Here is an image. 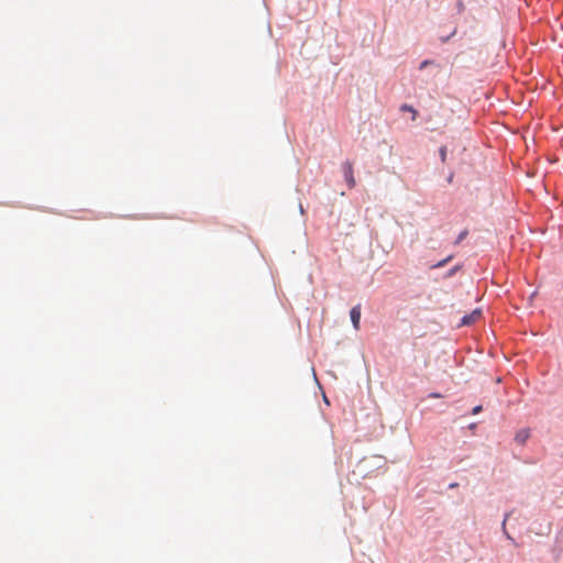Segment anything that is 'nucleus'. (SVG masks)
Segmentation results:
<instances>
[{"label": "nucleus", "mask_w": 563, "mask_h": 563, "mask_svg": "<svg viewBox=\"0 0 563 563\" xmlns=\"http://www.w3.org/2000/svg\"><path fill=\"white\" fill-rule=\"evenodd\" d=\"M342 172H343V175H344V179L349 186V188H354L355 185H356V180L354 178V168H353V163L352 162H344L342 164Z\"/></svg>", "instance_id": "f257e3e1"}, {"label": "nucleus", "mask_w": 563, "mask_h": 563, "mask_svg": "<svg viewBox=\"0 0 563 563\" xmlns=\"http://www.w3.org/2000/svg\"><path fill=\"white\" fill-rule=\"evenodd\" d=\"M481 313L482 312H481L479 309H475L470 314L464 316L462 318V320H461V325H471V324H473L474 322H476L479 319Z\"/></svg>", "instance_id": "f03ea898"}, {"label": "nucleus", "mask_w": 563, "mask_h": 563, "mask_svg": "<svg viewBox=\"0 0 563 563\" xmlns=\"http://www.w3.org/2000/svg\"><path fill=\"white\" fill-rule=\"evenodd\" d=\"M351 321L353 323V327L355 330L360 329V321H361V306L357 305L353 307L350 311Z\"/></svg>", "instance_id": "7ed1b4c3"}, {"label": "nucleus", "mask_w": 563, "mask_h": 563, "mask_svg": "<svg viewBox=\"0 0 563 563\" xmlns=\"http://www.w3.org/2000/svg\"><path fill=\"white\" fill-rule=\"evenodd\" d=\"M530 438V430L529 429H521L519 430L515 435V441L519 444H525L527 440Z\"/></svg>", "instance_id": "20e7f679"}, {"label": "nucleus", "mask_w": 563, "mask_h": 563, "mask_svg": "<svg viewBox=\"0 0 563 563\" xmlns=\"http://www.w3.org/2000/svg\"><path fill=\"white\" fill-rule=\"evenodd\" d=\"M401 111H409L412 113V120L416 119L417 117V111L409 104H402L401 108H400Z\"/></svg>", "instance_id": "39448f33"}, {"label": "nucleus", "mask_w": 563, "mask_h": 563, "mask_svg": "<svg viewBox=\"0 0 563 563\" xmlns=\"http://www.w3.org/2000/svg\"><path fill=\"white\" fill-rule=\"evenodd\" d=\"M508 517H509V514H506L505 519L503 521V531H504L505 536L507 537V539L514 541L512 537L508 533V531L506 529V521H507Z\"/></svg>", "instance_id": "423d86ee"}, {"label": "nucleus", "mask_w": 563, "mask_h": 563, "mask_svg": "<svg viewBox=\"0 0 563 563\" xmlns=\"http://www.w3.org/2000/svg\"><path fill=\"white\" fill-rule=\"evenodd\" d=\"M451 260H452V256H448L446 258H444V260L440 261L439 263H437L435 265H433V267H435V268L442 267Z\"/></svg>", "instance_id": "0eeeda50"}, {"label": "nucleus", "mask_w": 563, "mask_h": 563, "mask_svg": "<svg viewBox=\"0 0 563 563\" xmlns=\"http://www.w3.org/2000/svg\"><path fill=\"white\" fill-rule=\"evenodd\" d=\"M440 157H441L442 162H445V159H446V148L445 147L440 148Z\"/></svg>", "instance_id": "6e6552de"}, {"label": "nucleus", "mask_w": 563, "mask_h": 563, "mask_svg": "<svg viewBox=\"0 0 563 563\" xmlns=\"http://www.w3.org/2000/svg\"><path fill=\"white\" fill-rule=\"evenodd\" d=\"M466 234H467V232H466V231H464V232L460 233V235H459V238H457V240H456V243H460V242H461V241L466 236Z\"/></svg>", "instance_id": "1a4fd4ad"}, {"label": "nucleus", "mask_w": 563, "mask_h": 563, "mask_svg": "<svg viewBox=\"0 0 563 563\" xmlns=\"http://www.w3.org/2000/svg\"><path fill=\"white\" fill-rule=\"evenodd\" d=\"M481 411H482V406H476V407H474V408H473L472 413H473V415H477V413H479Z\"/></svg>", "instance_id": "9d476101"}, {"label": "nucleus", "mask_w": 563, "mask_h": 563, "mask_svg": "<svg viewBox=\"0 0 563 563\" xmlns=\"http://www.w3.org/2000/svg\"><path fill=\"white\" fill-rule=\"evenodd\" d=\"M429 64H432V62H431V60H424V62H422V63H421V65H420V69L424 68V67H426V66H428Z\"/></svg>", "instance_id": "9b49d317"}, {"label": "nucleus", "mask_w": 563, "mask_h": 563, "mask_svg": "<svg viewBox=\"0 0 563 563\" xmlns=\"http://www.w3.org/2000/svg\"><path fill=\"white\" fill-rule=\"evenodd\" d=\"M452 180H453V174H451V175L448 177V181H449V183H452Z\"/></svg>", "instance_id": "f8f14e48"}]
</instances>
